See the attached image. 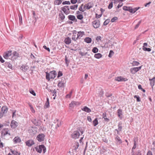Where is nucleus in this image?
<instances>
[{"instance_id": "1", "label": "nucleus", "mask_w": 155, "mask_h": 155, "mask_svg": "<svg viewBox=\"0 0 155 155\" xmlns=\"http://www.w3.org/2000/svg\"><path fill=\"white\" fill-rule=\"evenodd\" d=\"M84 132V129L83 127H80L77 128V130L75 131L71 134L72 137L74 139L78 138L80 136V132L82 134Z\"/></svg>"}, {"instance_id": "2", "label": "nucleus", "mask_w": 155, "mask_h": 155, "mask_svg": "<svg viewBox=\"0 0 155 155\" xmlns=\"http://www.w3.org/2000/svg\"><path fill=\"white\" fill-rule=\"evenodd\" d=\"M46 78L47 80L49 81L51 79H54L57 75V73L55 71H52L49 73L46 72Z\"/></svg>"}, {"instance_id": "3", "label": "nucleus", "mask_w": 155, "mask_h": 155, "mask_svg": "<svg viewBox=\"0 0 155 155\" xmlns=\"http://www.w3.org/2000/svg\"><path fill=\"white\" fill-rule=\"evenodd\" d=\"M36 151L38 153H41L42 150H43L44 153L46 151V148L44 145H39V147H35Z\"/></svg>"}, {"instance_id": "4", "label": "nucleus", "mask_w": 155, "mask_h": 155, "mask_svg": "<svg viewBox=\"0 0 155 155\" xmlns=\"http://www.w3.org/2000/svg\"><path fill=\"white\" fill-rule=\"evenodd\" d=\"M8 110V108L6 106H4L2 107L1 111L0 112V118L3 117L6 114Z\"/></svg>"}, {"instance_id": "5", "label": "nucleus", "mask_w": 155, "mask_h": 155, "mask_svg": "<svg viewBox=\"0 0 155 155\" xmlns=\"http://www.w3.org/2000/svg\"><path fill=\"white\" fill-rule=\"evenodd\" d=\"M12 55V51L9 50L7 51L4 52L3 56L4 58L6 59H8Z\"/></svg>"}, {"instance_id": "6", "label": "nucleus", "mask_w": 155, "mask_h": 155, "mask_svg": "<svg viewBox=\"0 0 155 155\" xmlns=\"http://www.w3.org/2000/svg\"><path fill=\"white\" fill-rule=\"evenodd\" d=\"M71 32L73 34L72 36V39L74 41H76L78 39L77 36V32L76 30H73Z\"/></svg>"}, {"instance_id": "7", "label": "nucleus", "mask_w": 155, "mask_h": 155, "mask_svg": "<svg viewBox=\"0 0 155 155\" xmlns=\"http://www.w3.org/2000/svg\"><path fill=\"white\" fill-rule=\"evenodd\" d=\"M92 23L94 27L95 28L99 27L100 26V21L99 20H94Z\"/></svg>"}, {"instance_id": "8", "label": "nucleus", "mask_w": 155, "mask_h": 155, "mask_svg": "<svg viewBox=\"0 0 155 155\" xmlns=\"http://www.w3.org/2000/svg\"><path fill=\"white\" fill-rule=\"evenodd\" d=\"M81 104V103L78 101H72L69 104L70 107H74L75 106L79 105Z\"/></svg>"}, {"instance_id": "9", "label": "nucleus", "mask_w": 155, "mask_h": 155, "mask_svg": "<svg viewBox=\"0 0 155 155\" xmlns=\"http://www.w3.org/2000/svg\"><path fill=\"white\" fill-rule=\"evenodd\" d=\"M45 136L43 134H40L37 137V138L38 141L41 142L44 140Z\"/></svg>"}, {"instance_id": "10", "label": "nucleus", "mask_w": 155, "mask_h": 155, "mask_svg": "<svg viewBox=\"0 0 155 155\" xmlns=\"http://www.w3.org/2000/svg\"><path fill=\"white\" fill-rule=\"evenodd\" d=\"M155 77H153L152 79H149V80L150 81V84L152 87V90H153V86L155 85Z\"/></svg>"}, {"instance_id": "11", "label": "nucleus", "mask_w": 155, "mask_h": 155, "mask_svg": "<svg viewBox=\"0 0 155 155\" xmlns=\"http://www.w3.org/2000/svg\"><path fill=\"white\" fill-rule=\"evenodd\" d=\"M10 126L12 128H15L18 126V123L15 120H12L11 122Z\"/></svg>"}, {"instance_id": "12", "label": "nucleus", "mask_w": 155, "mask_h": 155, "mask_svg": "<svg viewBox=\"0 0 155 155\" xmlns=\"http://www.w3.org/2000/svg\"><path fill=\"white\" fill-rule=\"evenodd\" d=\"M93 6V3L92 2H89L87 4H86L84 7V9H85V7L87 9H89L91 8H92Z\"/></svg>"}, {"instance_id": "13", "label": "nucleus", "mask_w": 155, "mask_h": 155, "mask_svg": "<svg viewBox=\"0 0 155 155\" xmlns=\"http://www.w3.org/2000/svg\"><path fill=\"white\" fill-rule=\"evenodd\" d=\"M37 132V128L36 127H32L31 129H30V134H31V135L35 134Z\"/></svg>"}, {"instance_id": "14", "label": "nucleus", "mask_w": 155, "mask_h": 155, "mask_svg": "<svg viewBox=\"0 0 155 155\" xmlns=\"http://www.w3.org/2000/svg\"><path fill=\"white\" fill-rule=\"evenodd\" d=\"M68 19L71 21H73L75 22L77 21V19L73 15H70L68 17Z\"/></svg>"}, {"instance_id": "15", "label": "nucleus", "mask_w": 155, "mask_h": 155, "mask_svg": "<svg viewBox=\"0 0 155 155\" xmlns=\"http://www.w3.org/2000/svg\"><path fill=\"white\" fill-rule=\"evenodd\" d=\"M13 142L14 143H19L21 141V138L18 137L17 136L15 137L13 140Z\"/></svg>"}, {"instance_id": "16", "label": "nucleus", "mask_w": 155, "mask_h": 155, "mask_svg": "<svg viewBox=\"0 0 155 155\" xmlns=\"http://www.w3.org/2000/svg\"><path fill=\"white\" fill-rule=\"evenodd\" d=\"M77 32L78 33L77 34V36L78 39L80 38L81 37H82L83 35H85L84 32V31H80Z\"/></svg>"}, {"instance_id": "17", "label": "nucleus", "mask_w": 155, "mask_h": 155, "mask_svg": "<svg viewBox=\"0 0 155 155\" xmlns=\"http://www.w3.org/2000/svg\"><path fill=\"white\" fill-rule=\"evenodd\" d=\"M64 42L66 44L69 45L71 43V39L69 37H68L67 38H65Z\"/></svg>"}, {"instance_id": "18", "label": "nucleus", "mask_w": 155, "mask_h": 155, "mask_svg": "<svg viewBox=\"0 0 155 155\" xmlns=\"http://www.w3.org/2000/svg\"><path fill=\"white\" fill-rule=\"evenodd\" d=\"M130 72L133 74H135L138 71L136 67L132 68L130 69Z\"/></svg>"}, {"instance_id": "19", "label": "nucleus", "mask_w": 155, "mask_h": 155, "mask_svg": "<svg viewBox=\"0 0 155 155\" xmlns=\"http://www.w3.org/2000/svg\"><path fill=\"white\" fill-rule=\"evenodd\" d=\"M81 110L87 113H90L91 111V110L87 106H85L84 107L82 108Z\"/></svg>"}, {"instance_id": "20", "label": "nucleus", "mask_w": 155, "mask_h": 155, "mask_svg": "<svg viewBox=\"0 0 155 155\" xmlns=\"http://www.w3.org/2000/svg\"><path fill=\"white\" fill-rule=\"evenodd\" d=\"M30 56L31 58L34 61H35V62L36 61L37 62H39L38 60H37V61L35 60L36 59V57H37L36 55H34L32 53H31V54Z\"/></svg>"}, {"instance_id": "21", "label": "nucleus", "mask_w": 155, "mask_h": 155, "mask_svg": "<svg viewBox=\"0 0 155 155\" xmlns=\"http://www.w3.org/2000/svg\"><path fill=\"white\" fill-rule=\"evenodd\" d=\"M125 79V78H123L121 76H120L116 77L115 79V80L118 81H126V80H124Z\"/></svg>"}, {"instance_id": "22", "label": "nucleus", "mask_w": 155, "mask_h": 155, "mask_svg": "<svg viewBox=\"0 0 155 155\" xmlns=\"http://www.w3.org/2000/svg\"><path fill=\"white\" fill-rule=\"evenodd\" d=\"M12 54V57H14V58H16L19 56V54L16 51L13 52Z\"/></svg>"}, {"instance_id": "23", "label": "nucleus", "mask_w": 155, "mask_h": 155, "mask_svg": "<svg viewBox=\"0 0 155 155\" xmlns=\"http://www.w3.org/2000/svg\"><path fill=\"white\" fill-rule=\"evenodd\" d=\"M115 139L118 144H120L122 143V141L121 139H120V137L118 136H117L116 137Z\"/></svg>"}, {"instance_id": "24", "label": "nucleus", "mask_w": 155, "mask_h": 155, "mask_svg": "<svg viewBox=\"0 0 155 155\" xmlns=\"http://www.w3.org/2000/svg\"><path fill=\"white\" fill-rule=\"evenodd\" d=\"M84 41L87 43H90L91 42L92 39L91 38L87 37L84 39Z\"/></svg>"}, {"instance_id": "25", "label": "nucleus", "mask_w": 155, "mask_h": 155, "mask_svg": "<svg viewBox=\"0 0 155 155\" xmlns=\"http://www.w3.org/2000/svg\"><path fill=\"white\" fill-rule=\"evenodd\" d=\"M62 2V0H55L54 2V4L55 5H59Z\"/></svg>"}, {"instance_id": "26", "label": "nucleus", "mask_w": 155, "mask_h": 155, "mask_svg": "<svg viewBox=\"0 0 155 155\" xmlns=\"http://www.w3.org/2000/svg\"><path fill=\"white\" fill-rule=\"evenodd\" d=\"M117 113L118 117L121 119L122 118L121 116L122 115V110L120 109H119L117 110Z\"/></svg>"}, {"instance_id": "27", "label": "nucleus", "mask_w": 155, "mask_h": 155, "mask_svg": "<svg viewBox=\"0 0 155 155\" xmlns=\"http://www.w3.org/2000/svg\"><path fill=\"white\" fill-rule=\"evenodd\" d=\"M102 55L99 53L96 54H94V57L96 58L99 59L102 57Z\"/></svg>"}, {"instance_id": "28", "label": "nucleus", "mask_w": 155, "mask_h": 155, "mask_svg": "<svg viewBox=\"0 0 155 155\" xmlns=\"http://www.w3.org/2000/svg\"><path fill=\"white\" fill-rule=\"evenodd\" d=\"M78 6V5H71L70 6V8L71 9L75 10L77 9Z\"/></svg>"}, {"instance_id": "29", "label": "nucleus", "mask_w": 155, "mask_h": 155, "mask_svg": "<svg viewBox=\"0 0 155 155\" xmlns=\"http://www.w3.org/2000/svg\"><path fill=\"white\" fill-rule=\"evenodd\" d=\"M5 66L9 68L12 69V65L8 62H6L5 63Z\"/></svg>"}, {"instance_id": "30", "label": "nucleus", "mask_w": 155, "mask_h": 155, "mask_svg": "<svg viewBox=\"0 0 155 155\" xmlns=\"http://www.w3.org/2000/svg\"><path fill=\"white\" fill-rule=\"evenodd\" d=\"M58 86L59 87H64V83L62 82H60L58 83Z\"/></svg>"}, {"instance_id": "31", "label": "nucleus", "mask_w": 155, "mask_h": 155, "mask_svg": "<svg viewBox=\"0 0 155 155\" xmlns=\"http://www.w3.org/2000/svg\"><path fill=\"white\" fill-rule=\"evenodd\" d=\"M31 122L36 126L39 125V123L36 120V119H34L31 120Z\"/></svg>"}, {"instance_id": "32", "label": "nucleus", "mask_w": 155, "mask_h": 155, "mask_svg": "<svg viewBox=\"0 0 155 155\" xmlns=\"http://www.w3.org/2000/svg\"><path fill=\"white\" fill-rule=\"evenodd\" d=\"M59 16L61 20H64L65 17V16L62 13V12L59 15Z\"/></svg>"}, {"instance_id": "33", "label": "nucleus", "mask_w": 155, "mask_h": 155, "mask_svg": "<svg viewBox=\"0 0 155 155\" xmlns=\"http://www.w3.org/2000/svg\"><path fill=\"white\" fill-rule=\"evenodd\" d=\"M28 66H23L21 67V69L23 71H26L28 69Z\"/></svg>"}, {"instance_id": "34", "label": "nucleus", "mask_w": 155, "mask_h": 155, "mask_svg": "<svg viewBox=\"0 0 155 155\" xmlns=\"http://www.w3.org/2000/svg\"><path fill=\"white\" fill-rule=\"evenodd\" d=\"M93 123L94 125V126H97L98 124L97 118H96L95 119L93 120Z\"/></svg>"}, {"instance_id": "35", "label": "nucleus", "mask_w": 155, "mask_h": 155, "mask_svg": "<svg viewBox=\"0 0 155 155\" xmlns=\"http://www.w3.org/2000/svg\"><path fill=\"white\" fill-rule=\"evenodd\" d=\"M83 16L82 14H80L79 15H78L77 16V18L78 19L81 20L83 18Z\"/></svg>"}, {"instance_id": "36", "label": "nucleus", "mask_w": 155, "mask_h": 155, "mask_svg": "<svg viewBox=\"0 0 155 155\" xmlns=\"http://www.w3.org/2000/svg\"><path fill=\"white\" fill-rule=\"evenodd\" d=\"M143 49L144 51L148 52L150 51H151V49L150 48H147L144 46L143 47Z\"/></svg>"}, {"instance_id": "37", "label": "nucleus", "mask_w": 155, "mask_h": 155, "mask_svg": "<svg viewBox=\"0 0 155 155\" xmlns=\"http://www.w3.org/2000/svg\"><path fill=\"white\" fill-rule=\"evenodd\" d=\"M134 145L132 149V150L133 151V150L135 149L136 147V141L135 140V138L134 139Z\"/></svg>"}, {"instance_id": "38", "label": "nucleus", "mask_w": 155, "mask_h": 155, "mask_svg": "<svg viewBox=\"0 0 155 155\" xmlns=\"http://www.w3.org/2000/svg\"><path fill=\"white\" fill-rule=\"evenodd\" d=\"M98 49L96 47H94L92 50V52L94 53H96L98 52Z\"/></svg>"}, {"instance_id": "39", "label": "nucleus", "mask_w": 155, "mask_h": 155, "mask_svg": "<svg viewBox=\"0 0 155 155\" xmlns=\"http://www.w3.org/2000/svg\"><path fill=\"white\" fill-rule=\"evenodd\" d=\"M30 93L32 94L34 96H35L36 95L35 91L32 89H30Z\"/></svg>"}, {"instance_id": "40", "label": "nucleus", "mask_w": 155, "mask_h": 155, "mask_svg": "<svg viewBox=\"0 0 155 155\" xmlns=\"http://www.w3.org/2000/svg\"><path fill=\"white\" fill-rule=\"evenodd\" d=\"M61 10L66 15H68V12L67 11V9L64 6L61 8Z\"/></svg>"}, {"instance_id": "41", "label": "nucleus", "mask_w": 155, "mask_h": 155, "mask_svg": "<svg viewBox=\"0 0 155 155\" xmlns=\"http://www.w3.org/2000/svg\"><path fill=\"white\" fill-rule=\"evenodd\" d=\"M11 152L14 155H20V153H18L17 151L15 150H11Z\"/></svg>"}, {"instance_id": "42", "label": "nucleus", "mask_w": 155, "mask_h": 155, "mask_svg": "<svg viewBox=\"0 0 155 155\" xmlns=\"http://www.w3.org/2000/svg\"><path fill=\"white\" fill-rule=\"evenodd\" d=\"M2 134L4 136L8 134L9 136H11V134L10 133H9L8 131H5L4 132H3L2 133Z\"/></svg>"}, {"instance_id": "43", "label": "nucleus", "mask_w": 155, "mask_h": 155, "mask_svg": "<svg viewBox=\"0 0 155 155\" xmlns=\"http://www.w3.org/2000/svg\"><path fill=\"white\" fill-rule=\"evenodd\" d=\"M65 64L67 66H68L69 63V60H68V58H67L66 56H65Z\"/></svg>"}, {"instance_id": "44", "label": "nucleus", "mask_w": 155, "mask_h": 155, "mask_svg": "<svg viewBox=\"0 0 155 155\" xmlns=\"http://www.w3.org/2000/svg\"><path fill=\"white\" fill-rule=\"evenodd\" d=\"M140 63L137 61H134L133 62L132 64H133V66L135 65L137 66Z\"/></svg>"}, {"instance_id": "45", "label": "nucleus", "mask_w": 155, "mask_h": 155, "mask_svg": "<svg viewBox=\"0 0 155 155\" xmlns=\"http://www.w3.org/2000/svg\"><path fill=\"white\" fill-rule=\"evenodd\" d=\"M19 18V22L20 24H21L22 23V18L21 15H18Z\"/></svg>"}, {"instance_id": "46", "label": "nucleus", "mask_w": 155, "mask_h": 155, "mask_svg": "<svg viewBox=\"0 0 155 155\" xmlns=\"http://www.w3.org/2000/svg\"><path fill=\"white\" fill-rule=\"evenodd\" d=\"M110 21V20L109 19H106L104 22L103 25H107Z\"/></svg>"}, {"instance_id": "47", "label": "nucleus", "mask_w": 155, "mask_h": 155, "mask_svg": "<svg viewBox=\"0 0 155 155\" xmlns=\"http://www.w3.org/2000/svg\"><path fill=\"white\" fill-rule=\"evenodd\" d=\"M141 22V20H140L138 22L137 24L136 25V26H135V29H137L139 27V26L140 25Z\"/></svg>"}, {"instance_id": "48", "label": "nucleus", "mask_w": 155, "mask_h": 155, "mask_svg": "<svg viewBox=\"0 0 155 155\" xmlns=\"http://www.w3.org/2000/svg\"><path fill=\"white\" fill-rule=\"evenodd\" d=\"M104 94V91L103 90H101L100 92L99 93V96L100 97H101Z\"/></svg>"}, {"instance_id": "49", "label": "nucleus", "mask_w": 155, "mask_h": 155, "mask_svg": "<svg viewBox=\"0 0 155 155\" xmlns=\"http://www.w3.org/2000/svg\"><path fill=\"white\" fill-rule=\"evenodd\" d=\"M82 56H85L87 55L88 56H89L90 55V54H87V52H86L85 53H84L82 52H80L79 53Z\"/></svg>"}, {"instance_id": "50", "label": "nucleus", "mask_w": 155, "mask_h": 155, "mask_svg": "<svg viewBox=\"0 0 155 155\" xmlns=\"http://www.w3.org/2000/svg\"><path fill=\"white\" fill-rule=\"evenodd\" d=\"M133 10L132 8L131 7H128L127 11H129L130 13H132L133 12Z\"/></svg>"}, {"instance_id": "51", "label": "nucleus", "mask_w": 155, "mask_h": 155, "mask_svg": "<svg viewBox=\"0 0 155 155\" xmlns=\"http://www.w3.org/2000/svg\"><path fill=\"white\" fill-rule=\"evenodd\" d=\"M121 124H120L119 123L118 124V130L120 131H121L122 130V127L121 126Z\"/></svg>"}, {"instance_id": "52", "label": "nucleus", "mask_w": 155, "mask_h": 155, "mask_svg": "<svg viewBox=\"0 0 155 155\" xmlns=\"http://www.w3.org/2000/svg\"><path fill=\"white\" fill-rule=\"evenodd\" d=\"M62 4L63 5L71 4L70 2L69 1H64L62 2Z\"/></svg>"}, {"instance_id": "53", "label": "nucleus", "mask_w": 155, "mask_h": 155, "mask_svg": "<svg viewBox=\"0 0 155 155\" xmlns=\"http://www.w3.org/2000/svg\"><path fill=\"white\" fill-rule=\"evenodd\" d=\"M113 6V2H112L109 4L108 7V8L109 9H110L111 8H112Z\"/></svg>"}, {"instance_id": "54", "label": "nucleus", "mask_w": 155, "mask_h": 155, "mask_svg": "<svg viewBox=\"0 0 155 155\" xmlns=\"http://www.w3.org/2000/svg\"><path fill=\"white\" fill-rule=\"evenodd\" d=\"M118 19L116 17H114L112 19H111L110 21L111 22H114L116 20H117Z\"/></svg>"}, {"instance_id": "55", "label": "nucleus", "mask_w": 155, "mask_h": 155, "mask_svg": "<svg viewBox=\"0 0 155 155\" xmlns=\"http://www.w3.org/2000/svg\"><path fill=\"white\" fill-rule=\"evenodd\" d=\"M30 109L31 111V112L33 113H35V111L34 109V108L31 105H30Z\"/></svg>"}, {"instance_id": "56", "label": "nucleus", "mask_w": 155, "mask_h": 155, "mask_svg": "<svg viewBox=\"0 0 155 155\" xmlns=\"http://www.w3.org/2000/svg\"><path fill=\"white\" fill-rule=\"evenodd\" d=\"M62 75L63 74L62 73V72L60 71H59V72H58L57 78H59V77H60L61 76H62Z\"/></svg>"}, {"instance_id": "57", "label": "nucleus", "mask_w": 155, "mask_h": 155, "mask_svg": "<svg viewBox=\"0 0 155 155\" xmlns=\"http://www.w3.org/2000/svg\"><path fill=\"white\" fill-rule=\"evenodd\" d=\"M112 95V94H109L108 92H107L105 93V96L107 97H109L111 96Z\"/></svg>"}, {"instance_id": "58", "label": "nucleus", "mask_w": 155, "mask_h": 155, "mask_svg": "<svg viewBox=\"0 0 155 155\" xmlns=\"http://www.w3.org/2000/svg\"><path fill=\"white\" fill-rule=\"evenodd\" d=\"M78 0H71V2L73 4H76Z\"/></svg>"}, {"instance_id": "59", "label": "nucleus", "mask_w": 155, "mask_h": 155, "mask_svg": "<svg viewBox=\"0 0 155 155\" xmlns=\"http://www.w3.org/2000/svg\"><path fill=\"white\" fill-rule=\"evenodd\" d=\"M79 146V144L78 143L76 146H74V150H76L78 148Z\"/></svg>"}, {"instance_id": "60", "label": "nucleus", "mask_w": 155, "mask_h": 155, "mask_svg": "<svg viewBox=\"0 0 155 155\" xmlns=\"http://www.w3.org/2000/svg\"><path fill=\"white\" fill-rule=\"evenodd\" d=\"M43 48L45 49L46 50H47L49 52L50 51V48H49L47 47L45 45H44L43 46Z\"/></svg>"}, {"instance_id": "61", "label": "nucleus", "mask_w": 155, "mask_h": 155, "mask_svg": "<svg viewBox=\"0 0 155 155\" xmlns=\"http://www.w3.org/2000/svg\"><path fill=\"white\" fill-rule=\"evenodd\" d=\"M102 15V13L101 15H98L97 14H96V17L97 18H100Z\"/></svg>"}, {"instance_id": "62", "label": "nucleus", "mask_w": 155, "mask_h": 155, "mask_svg": "<svg viewBox=\"0 0 155 155\" xmlns=\"http://www.w3.org/2000/svg\"><path fill=\"white\" fill-rule=\"evenodd\" d=\"M101 37L100 36H97L96 38V40L98 41H101Z\"/></svg>"}, {"instance_id": "63", "label": "nucleus", "mask_w": 155, "mask_h": 155, "mask_svg": "<svg viewBox=\"0 0 155 155\" xmlns=\"http://www.w3.org/2000/svg\"><path fill=\"white\" fill-rule=\"evenodd\" d=\"M79 10L80 11H81V12H84L85 10V9H84V8L83 9L82 7H80L79 8Z\"/></svg>"}, {"instance_id": "64", "label": "nucleus", "mask_w": 155, "mask_h": 155, "mask_svg": "<svg viewBox=\"0 0 155 155\" xmlns=\"http://www.w3.org/2000/svg\"><path fill=\"white\" fill-rule=\"evenodd\" d=\"M147 155H152V152L150 151L149 150L147 153Z\"/></svg>"}]
</instances>
